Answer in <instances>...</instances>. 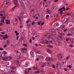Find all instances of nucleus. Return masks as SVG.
Instances as JSON below:
<instances>
[{
    "mask_svg": "<svg viewBox=\"0 0 74 74\" xmlns=\"http://www.w3.org/2000/svg\"><path fill=\"white\" fill-rule=\"evenodd\" d=\"M34 7L33 6H31L30 7V10L32 14H34Z\"/></svg>",
    "mask_w": 74,
    "mask_h": 74,
    "instance_id": "20e7f679",
    "label": "nucleus"
},
{
    "mask_svg": "<svg viewBox=\"0 0 74 74\" xmlns=\"http://www.w3.org/2000/svg\"><path fill=\"white\" fill-rule=\"evenodd\" d=\"M66 15L68 16H71V14L69 13H67Z\"/></svg>",
    "mask_w": 74,
    "mask_h": 74,
    "instance_id": "58836bf2",
    "label": "nucleus"
},
{
    "mask_svg": "<svg viewBox=\"0 0 74 74\" xmlns=\"http://www.w3.org/2000/svg\"><path fill=\"white\" fill-rule=\"evenodd\" d=\"M12 59V57L10 56H7L5 57V58H3V59H2V60L7 61L8 60H11Z\"/></svg>",
    "mask_w": 74,
    "mask_h": 74,
    "instance_id": "7ed1b4c3",
    "label": "nucleus"
},
{
    "mask_svg": "<svg viewBox=\"0 0 74 74\" xmlns=\"http://www.w3.org/2000/svg\"><path fill=\"white\" fill-rule=\"evenodd\" d=\"M48 47L49 48H53V46L51 45H48Z\"/></svg>",
    "mask_w": 74,
    "mask_h": 74,
    "instance_id": "ea45409f",
    "label": "nucleus"
},
{
    "mask_svg": "<svg viewBox=\"0 0 74 74\" xmlns=\"http://www.w3.org/2000/svg\"><path fill=\"white\" fill-rule=\"evenodd\" d=\"M48 4L47 3V5H45V7L44 8V9H45L47 11H48V9L47 8V7H48Z\"/></svg>",
    "mask_w": 74,
    "mask_h": 74,
    "instance_id": "b1692460",
    "label": "nucleus"
},
{
    "mask_svg": "<svg viewBox=\"0 0 74 74\" xmlns=\"http://www.w3.org/2000/svg\"><path fill=\"white\" fill-rule=\"evenodd\" d=\"M13 25H14V26L16 25L17 24V22L16 21H13Z\"/></svg>",
    "mask_w": 74,
    "mask_h": 74,
    "instance_id": "a878e982",
    "label": "nucleus"
},
{
    "mask_svg": "<svg viewBox=\"0 0 74 74\" xmlns=\"http://www.w3.org/2000/svg\"><path fill=\"white\" fill-rule=\"evenodd\" d=\"M66 40L67 41L68 43H72L73 42V39H70L69 38H66Z\"/></svg>",
    "mask_w": 74,
    "mask_h": 74,
    "instance_id": "0eeeda50",
    "label": "nucleus"
},
{
    "mask_svg": "<svg viewBox=\"0 0 74 74\" xmlns=\"http://www.w3.org/2000/svg\"><path fill=\"white\" fill-rule=\"evenodd\" d=\"M14 62L16 63V64H17V65H18L19 64V61L17 60H15Z\"/></svg>",
    "mask_w": 74,
    "mask_h": 74,
    "instance_id": "bb28decb",
    "label": "nucleus"
},
{
    "mask_svg": "<svg viewBox=\"0 0 74 74\" xmlns=\"http://www.w3.org/2000/svg\"><path fill=\"white\" fill-rule=\"evenodd\" d=\"M1 12H2L3 13H5V10H4Z\"/></svg>",
    "mask_w": 74,
    "mask_h": 74,
    "instance_id": "0e129e2a",
    "label": "nucleus"
},
{
    "mask_svg": "<svg viewBox=\"0 0 74 74\" xmlns=\"http://www.w3.org/2000/svg\"><path fill=\"white\" fill-rule=\"evenodd\" d=\"M61 35L62 36H64V35H65V34H64V33H63L61 34Z\"/></svg>",
    "mask_w": 74,
    "mask_h": 74,
    "instance_id": "603ef678",
    "label": "nucleus"
},
{
    "mask_svg": "<svg viewBox=\"0 0 74 74\" xmlns=\"http://www.w3.org/2000/svg\"><path fill=\"white\" fill-rule=\"evenodd\" d=\"M0 50H1V51H3V49L1 47L0 48Z\"/></svg>",
    "mask_w": 74,
    "mask_h": 74,
    "instance_id": "e2e57ef3",
    "label": "nucleus"
},
{
    "mask_svg": "<svg viewBox=\"0 0 74 74\" xmlns=\"http://www.w3.org/2000/svg\"><path fill=\"white\" fill-rule=\"evenodd\" d=\"M0 16H3V14H0Z\"/></svg>",
    "mask_w": 74,
    "mask_h": 74,
    "instance_id": "774afa93",
    "label": "nucleus"
},
{
    "mask_svg": "<svg viewBox=\"0 0 74 74\" xmlns=\"http://www.w3.org/2000/svg\"><path fill=\"white\" fill-rule=\"evenodd\" d=\"M58 33H59L60 34L62 33V31L61 30H59L58 31Z\"/></svg>",
    "mask_w": 74,
    "mask_h": 74,
    "instance_id": "473e14b6",
    "label": "nucleus"
},
{
    "mask_svg": "<svg viewBox=\"0 0 74 74\" xmlns=\"http://www.w3.org/2000/svg\"><path fill=\"white\" fill-rule=\"evenodd\" d=\"M42 21H40L38 23V25H41V23Z\"/></svg>",
    "mask_w": 74,
    "mask_h": 74,
    "instance_id": "c03bdc74",
    "label": "nucleus"
},
{
    "mask_svg": "<svg viewBox=\"0 0 74 74\" xmlns=\"http://www.w3.org/2000/svg\"><path fill=\"white\" fill-rule=\"evenodd\" d=\"M3 15H4V16H7V14H3Z\"/></svg>",
    "mask_w": 74,
    "mask_h": 74,
    "instance_id": "13d9d810",
    "label": "nucleus"
},
{
    "mask_svg": "<svg viewBox=\"0 0 74 74\" xmlns=\"http://www.w3.org/2000/svg\"><path fill=\"white\" fill-rule=\"evenodd\" d=\"M24 14L23 13V12H21L20 14V17L21 18H22V16H23V14Z\"/></svg>",
    "mask_w": 74,
    "mask_h": 74,
    "instance_id": "393cba45",
    "label": "nucleus"
},
{
    "mask_svg": "<svg viewBox=\"0 0 74 74\" xmlns=\"http://www.w3.org/2000/svg\"><path fill=\"white\" fill-rule=\"evenodd\" d=\"M23 45H24V46H25V47H27V44H23Z\"/></svg>",
    "mask_w": 74,
    "mask_h": 74,
    "instance_id": "de8ad7c7",
    "label": "nucleus"
},
{
    "mask_svg": "<svg viewBox=\"0 0 74 74\" xmlns=\"http://www.w3.org/2000/svg\"><path fill=\"white\" fill-rule=\"evenodd\" d=\"M19 33H16V35L17 36H18V35H19Z\"/></svg>",
    "mask_w": 74,
    "mask_h": 74,
    "instance_id": "680f3d73",
    "label": "nucleus"
},
{
    "mask_svg": "<svg viewBox=\"0 0 74 74\" xmlns=\"http://www.w3.org/2000/svg\"><path fill=\"white\" fill-rule=\"evenodd\" d=\"M51 32L53 35L56 36V31L55 30H53V29H52Z\"/></svg>",
    "mask_w": 74,
    "mask_h": 74,
    "instance_id": "f8f14e48",
    "label": "nucleus"
},
{
    "mask_svg": "<svg viewBox=\"0 0 74 74\" xmlns=\"http://www.w3.org/2000/svg\"><path fill=\"white\" fill-rule=\"evenodd\" d=\"M25 50H27V48H22L21 49V52H25Z\"/></svg>",
    "mask_w": 74,
    "mask_h": 74,
    "instance_id": "dca6fc26",
    "label": "nucleus"
},
{
    "mask_svg": "<svg viewBox=\"0 0 74 74\" xmlns=\"http://www.w3.org/2000/svg\"><path fill=\"white\" fill-rule=\"evenodd\" d=\"M64 70L65 71H67V69L66 68H64Z\"/></svg>",
    "mask_w": 74,
    "mask_h": 74,
    "instance_id": "69168bd1",
    "label": "nucleus"
},
{
    "mask_svg": "<svg viewBox=\"0 0 74 74\" xmlns=\"http://www.w3.org/2000/svg\"><path fill=\"white\" fill-rule=\"evenodd\" d=\"M36 20H35L32 23V25H34V24H35V23H36Z\"/></svg>",
    "mask_w": 74,
    "mask_h": 74,
    "instance_id": "72a5a7b5",
    "label": "nucleus"
},
{
    "mask_svg": "<svg viewBox=\"0 0 74 74\" xmlns=\"http://www.w3.org/2000/svg\"><path fill=\"white\" fill-rule=\"evenodd\" d=\"M68 33L70 34H73H73H74V32L72 31H69L68 32Z\"/></svg>",
    "mask_w": 74,
    "mask_h": 74,
    "instance_id": "c756f323",
    "label": "nucleus"
},
{
    "mask_svg": "<svg viewBox=\"0 0 74 74\" xmlns=\"http://www.w3.org/2000/svg\"><path fill=\"white\" fill-rule=\"evenodd\" d=\"M11 73H12V74H13V73H15V71H12L11 70Z\"/></svg>",
    "mask_w": 74,
    "mask_h": 74,
    "instance_id": "3c124183",
    "label": "nucleus"
},
{
    "mask_svg": "<svg viewBox=\"0 0 74 74\" xmlns=\"http://www.w3.org/2000/svg\"><path fill=\"white\" fill-rule=\"evenodd\" d=\"M39 59L41 60H43L44 59V58L43 56H39L38 57Z\"/></svg>",
    "mask_w": 74,
    "mask_h": 74,
    "instance_id": "6ab92c4d",
    "label": "nucleus"
},
{
    "mask_svg": "<svg viewBox=\"0 0 74 74\" xmlns=\"http://www.w3.org/2000/svg\"><path fill=\"white\" fill-rule=\"evenodd\" d=\"M73 36V34H67V36Z\"/></svg>",
    "mask_w": 74,
    "mask_h": 74,
    "instance_id": "37998d69",
    "label": "nucleus"
},
{
    "mask_svg": "<svg viewBox=\"0 0 74 74\" xmlns=\"http://www.w3.org/2000/svg\"><path fill=\"white\" fill-rule=\"evenodd\" d=\"M12 30V28L10 27H8L7 28V30L8 32H10Z\"/></svg>",
    "mask_w": 74,
    "mask_h": 74,
    "instance_id": "5701e85b",
    "label": "nucleus"
},
{
    "mask_svg": "<svg viewBox=\"0 0 74 74\" xmlns=\"http://www.w3.org/2000/svg\"><path fill=\"white\" fill-rule=\"evenodd\" d=\"M63 10H64V11H66V9H65V7H63V8H60L58 10V11H60V14L61 15L62 14V13H63Z\"/></svg>",
    "mask_w": 74,
    "mask_h": 74,
    "instance_id": "39448f33",
    "label": "nucleus"
},
{
    "mask_svg": "<svg viewBox=\"0 0 74 74\" xmlns=\"http://www.w3.org/2000/svg\"><path fill=\"white\" fill-rule=\"evenodd\" d=\"M35 73H40V71H36L35 72Z\"/></svg>",
    "mask_w": 74,
    "mask_h": 74,
    "instance_id": "bf43d9fd",
    "label": "nucleus"
},
{
    "mask_svg": "<svg viewBox=\"0 0 74 74\" xmlns=\"http://www.w3.org/2000/svg\"><path fill=\"white\" fill-rule=\"evenodd\" d=\"M69 59H70V56H68L66 58V60H69Z\"/></svg>",
    "mask_w": 74,
    "mask_h": 74,
    "instance_id": "a19ab883",
    "label": "nucleus"
},
{
    "mask_svg": "<svg viewBox=\"0 0 74 74\" xmlns=\"http://www.w3.org/2000/svg\"><path fill=\"white\" fill-rule=\"evenodd\" d=\"M19 2L21 3V5H22V7L23 8H25V6L24 5V4H23V3L22 2V0H19Z\"/></svg>",
    "mask_w": 74,
    "mask_h": 74,
    "instance_id": "9d476101",
    "label": "nucleus"
},
{
    "mask_svg": "<svg viewBox=\"0 0 74 74\" xmlns=\"http://www.w3.org/2000/svg\"><path fill=\"white\" fill-rule=\"evenodd\" d=\"M5 4L8 5H10V3L8 1H5Z\"/></svg>",
    "mask_w": 74,
    "mask_h": 74,
    "instance_id": "a211bd4d",
    "label": "nucleus"
},
{
    "mask_svg": "<svg viewBox=\"0 0 74 74\" xmlns=\"http://www.w3.org/2000/svg\"><path fill=\"white\" fill-rule=\"evenodd\" d=\"M47 37L46 38L47 40H49V41L52 44H54L55 42V40L53 39V38H51V37H52V35H51L50 33H48L47 36Z\"/></svg>",
    "mask_w": 74,
    "mask_h": 74,
    "instance_id": "f257e3e1",
    "label": "nucleus"
},
{
    "mask_svg": "<svg viewBox=\"0 0 74 74\" xmlns=\"http://www.w3.org/2000/svg\"><path fill=\"white\" fill-rule=\"evenodd\" d=\"M40 73H41L42 74L43 73H44V71H43V70H42V71H41Z\"/></svg>",
    "mask_w": 74,
    "mask_h": 74,
    "instance_id": "338daca9",
    "label": "nucleus"
},
{
    "mask_svg": "<svg viewBox=\"0 0 74 74\" xmlns=\"http://www.w3.org/2000/svg\"><path fill=\"white\" fill-rule=\"evenodd\" d=\"M5 37L3 38V39H5V38H8V36H7V34H6L5 35Z\"/></svg>",
    "mask_w": 74,
    "mask_h": 74,
    "instance_id": "7c9ffc66",
    "label": "nucleus"
},
{
    "mask_svg": "<svg viewBox=\"0 0 74 74\" xmlns=\"http://www.w3.org/2000/svg\"><path fill=\"white\" fill-rule=\"evenodd\" d=\"M52 12V11L51 10H49L48 11L46 12V13L48 14H51Z\"/></svg>",
    "mask_w": 74,
    "mask_h": 74,
    "instance_id": "4be33fe9",
    "label": "nucleus"
},
{
    "mask_svg": "<svg viewBox=\"0 0 74 74\" xmlns=\"http://www.w3.org/2000/svg\"><path fill=\"white\" fill-rule=\"evenodd\" d=\"M16 55L19 56L21 55V53L19 51H17L16 53Z\"/></svg>",
    "mask_w": 74,
    "mask_h": 74,
    "instance_id": "aec40b11",
    "label": "nucleus"
},
{
    "mask_svg": "<svg viewBox=\"0 0 74 74\" xmlns=\"http://www.w3.org/2000/svg\"><path fill=\"white\" fill-rule=\"evenodd\" d=\"M14 3L16 5V6H15L11 10V11H12L14 10V9L15 8H16V6H18L19 5V4H18V1H17V0H14Z\"/></svg>",
    "mask_w": 74,
    "mask_h": 74,
    "instance_id": "f03ea898",
    "label": "nucleus"
},
{
    "mask_svg": "<svg viewBox=\"0 0 74 74\" xmlns=\"http://www.w3.org/2000/svg\"><path fill=\"white\" fill-rule=\"evenodd\" d=\"M46 61H50V62H52L53 60V59L51 58H49L46 59Z\"/></svg>",
    "mask_w": 74,
    "mask_h": 74,
    "instance_id": "1a4fd4ad",
    "label": "nucleus"
},
{
    "mask_svg": "<svg viewBox=\"0 0 74 74\" xmlns=\"http://www.w3.org/2000/svg\"><path fill=\"white\" fill-rule=\"evenodd\" d=\"M56 13H54L53 15L51 16V20L53 21V19H54V18H55V17L56 16Z\"/></svg>",
    "mask_w": 74,
    "mask_h": 74,
    "instance_id": "9b49d317",
    "label": "nucleus"
},
{
    "mask_svg": "<svg viewBox=\"0 0 74 74\" xmlns=\"http://www.w3.org/2000/svg\"><path fill=\"white\" fill-rule=\"evenodd\" d=\"M49 16L48 15H46V19H49Z\"/></svg>",
    "mask_w": 74,
    "mask_h": 74,
    "instance_id": "4c0bfd02",
    "label": "nucleus"
},
{
    "mask_svg": "<svg viewBox=\"0 0 74 74\" xmlns=\"http://www.w3.org/2000/svg\"><path fill=\"white\" fill-rule=\"evenodd\" d=\"M29 42L30 43H32V39H30L29 41Z\"/></svg>",
    "mask_w": 74,
    "mask_h": 74,
    "instance_id": "4d7b16f0",
    "label": "nucleus"
},
{
    "mask_svg": "<svg viewBox=\"0 0 74 74\" xmlns=\"http://www.w3.org/2000/svg\"><path fill=\"white\" fill-rule=\"evenodd\" d=\"M3 52L4 54H6V53H7V52L5 51H3Z\"/></svg>",
    "mask_w": 74,
    "mask_h": 74,
    "instance_id": "5fc2aeb1",
    "label": "nucleus"
},
{
    "mask_svg": "<svg viewBox=\"0 0 74 74\" xmlns=\"http://www.w3.org/2000/svg\"><path fill=\"white\" fill-rule=\"evenodd\" d=\"M50 41L49 40V41H47L46 40H44L43 41L41 42V43L42 44H44L45 43L46 44H49L50 42H49Z\"/></svg>",
    "mask_w": 74,
    "mask_h": 74,
    "instance_id": "423d86ee",
    "label": "nucleus"
},
{
    "mask_svg": "<svg viewBox=\"0 0 74 74\" xmlns=\"http://www.w3.org/2000/svg\"><path fill=\"white\" fill-rule=\"evenodd\" d=\"M11 69H16V67L14 66H12L11 67Z\"/></svg>",
    "mask_w": 74,
    "mask_h": 74,
    "instance_id": "8fccbe9b",
    "label": "nucleus"
},
{
    "mask_svg": "<svg viewBox=\"0 0 74 74\" xmlns=\"http://www.w3.org/2000/svg\"><path fill=\"white\" fill-rule=\"evenodd\" d=\"M6 42H7V44H8V45H9V44H10V42L8 40H7Z\"/></svg>",
    "mask_w": 74,
    "mask_h": 74,
    "instance_id": "09e8293b",
    "label": "nucleus"
},
{
    "mask_svg": "<svg viewBox=\"0 0 74 74\" xmlns=\"http://www.w3.org/2000/svg\"><path fill=\"white\" fill-rule=\"evenodd\" d=\"M5 21H6V25H10V24L9 20H6Z\"/></svg>",
    "mask_w": 74,
    "mask_h": 74,
    "instance_id": "f3484780",
    "label": "nucleus"
},
{
    "mask_svg": "<svg viewBox=\"0 0 74 74\" xmlns=\"http://www.w3.org/2000/svg\"><path fill=\"white\" fill-rule=\"evenodd\" d=\"M63 37L59 36L58 37V39L59 41H62L63 39Z\"/></svg>",
    "mask_w": 74,
    "mask_h": 74,
    "instance_id": "4468645a",
    "label": "nucleus"
},
{
    "mask_svg": "<svg viewBox=\"0 0 74 74\" xmlns=\"http://www.w3.org/2000/svg\"><path fill=\"white\" fill-rule=\"evenodd\" d=\"M71 70H73L74 69V67L73 66H71L70 69Z\"/></svg>",
    "mask_w": 74,
    "mask_h": 74,
    "instance_id": "c9c22d12",
    "label": "nucleus"
},
{
    "mask_svg": "<svg viewBox=\"0 0 74 74\" xmlns=\"http://www.w3.org/2000/svg\"><path fill=\"white\" fill-rule=\"evenodd\" d=\"M61 21L62 22H64L65 21V18L62 17L61 19Z\"/></svg>",
    "mask_w": 74,
    "mask_h": 74,
    "instance_id": "c85d7f7f",
    "label": "nucleus"
},
{
    "mask_svg": "<svg viewBox=\"0 0 74 74\" xmlns=\"http://www.w3.org/2000/svg\"><path fill=\"white\" fill-rule=\"evenodd\" d=\"M60 67H61V66L57 65L56 69L57 70H59V69H60Z\"/></svg>",
    "mask_w": 74,
    "mask_h": 74,
    "instance_id": "412c9836",
    "label": "nucleus"
},
{
    "mask_svg": "<svg viewBox=\"0 0 74 74\" xmlns=\"http://www.w3.org/2000/svg\"><path fill=\"white\" fill-rule=\"evenodd\" d=\"M30 19H28L27 21V26L28 27H30V25L31 24V21H30Z\"/></svg>",
    "mask_w": 74,
    "mask_h": 74,
    "instance_id": "6e6552de",
    "label": "nucleus"
},
{
    "mask_svg": "<svg viewBox=\"0 0 74 74\" xmlns=\"http://www.w3.org/2000/svg\"><path fill=\"white\" fill-rule=\"evenodd\" d=\"M67 30H68V29H65V30H64V32H66V31H67Z\"/></svg>",
    "mask_w": 74,
    "mask_h": 74,
    "instance_id": "6e6d98bb",
    "label": "nucleus"
},
{
    "mask_svg": "<svg viewBox=\"0 0 74 74\" xmlns=\"http://www.w3.org/2000/svg\"><path fill=\"white\" fill-rule=\"evenodd\" d=\"M5 64L6 66L7 65H9V62H5Z\"/></svg>",
    "mask_w": 74,
    "mask_h": 74,
    "instance_id": "a18cd8bd",
    "label": "nucleus"
},
{
    "mask_svg": "<svg viewBox=\"0 0 74 74\" xmlns=\"http://www.w3.org/2000/svg\"><path fill=\"white\" fill-rule=\"evenodd\" d=\"M33 69H34V70H37V68L36 67H33Z\"/></svg>",
    "mask_w": 74,
    "mask_h": 74,
    "instance_id": "864d4df0",
    "label": "nucleus"
},
{
    "mask_svg": "<svg viewBox=\"0 0 74 74\" xmlns=\"http://www.w3.org/2000/svg\"><path fill=\"white\" fill-rule=\"evenodd\" d=\"M30 54L32 57V58L34 57V53H33V51H30Z\"/></svg>",
    "mask_w": 74,
    "mask_h": 74,
    "instance_id": "2eb2a0df",
    "label": "nucleus"
},
{
    "mask_svg": "<svg viewBox=\"0 0 74 74\" xmlns=\"http://www.w3.org/2000/svg\"><path fill=\"white\" fill-rule=\"evenodd\" d=\"M44 22H42V23L41 24V26H42V25H44Z\"/></svg>",
    "mask_w": 74,
    "mask_h": 74,
    "instance_id": "052dcab7",
    "label": "nucleus"
},
{
    "mask_svg": "<svg viewBox=\"0 0 74 74\" xmlns=\"http://www.w3.org/2000/svg\"><path fill=\"white\" fill-rule=\"evenodd\" d=\"M47 52H49V53H52V51H51L49 49H47Z\"/></svg>",
    "mask_w": 74,
    "mask_h": 74,
    "instance_id": "cd10ccee",
    "label": "nucleus"
},
{
    "mask_svg": "<svg viewBox=\"0 0 74 74\" xmlns=\"http://www.w3.org/2000/svg\"><path fill=\"white\" fill-rule=\"evenodd\" d=\"M55 8V7L54 6L52 7L51 8V9L52 10V11H53V10H54V9Z\"/></svg>",
    "mask_w": 74,
    "mask_h": 74,
    "instance_id": "e433bc0d",
    "label": "nucleus"
},
{
    "mask_svg": "<svg viewBox=\"0 0 74 74\" xmlns=\"http://www.w3.org/2000/svg\"><path fill=\"white\" fill-rule=\"evenodd\" d=\"M40 16V15L39 14H37L34 16V18H35L36 19H38V17Z\"/></svg>",
    "mask_w": 74,
    "mask_h": 74,
    "instance_id": "ddd939ff",
    "label": "nucleus"
},
{
    "mask_svg": "<svg viewBox=\"0 0 74 74\" xmlns=\"http://www.w3.org/2000/svg\"><path fill=\"white\" fill-rule=\"evenodd\" d=\"M57 66H61V64L60 62H58L57 64Z\"/></svg>",
    "mask_w": 74,
    "mask_h": 74,
    "instance_id": "2f4dec72",
    "label": "nucleus"
},
{
    "mask_svg": "<svg viewBox=\"0 0 74 74\" xmlns=\"http://www.w3.org/2000/svg\"><path fill=\"white\" fill-rule=\"evenodd\" d=\"M1 23H2L3 24L4 23V20L3 19H2L1 20Z\"/></svg>",
    "mask_w": 74,
    "mask_h": 74,
    "instance_id": "f704fd0d",
    "label": "nucleus"
},
{
    "mask_svg": "<svg viewBox=\"0 0 74 74\" xmlns=\"http://www.w3.org/2000/svg\"><path fill=\"white\" fill-rule=\"evenodd\" d=\"M3 56L2 55H0V59H2V58H4V57H2V56Z\"/></svg>",
    "mask_w": 74,
    "mask_h": 74,
    "instance_id": "49530a36",
    "label": "nucleus"
},
{
    "mask_svg": "<svg viewBox=\"0 0 74 74\" xmlns=\"http://www.w3.org/2000/svg\"><path fill=\"white\" fill-rule=\"evenodd\" d=\"M35 38H36L38 39L39 38H40V36H35Z\"/></svg>",
    "mask_w": 74,
    "mask_h": 74,
    "instance_id": "79ce46f5",
    "label": "nucleus"
}]
</instances>
